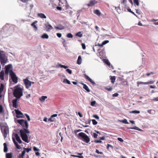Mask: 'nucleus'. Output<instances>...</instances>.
<instances>
[{
  "mask_svg": "<svg viewBox=\"0 0 158 158\" xmlns=\"http://www.w3.org/2000/svg\"><path fill=\"white\" fill-rule=\"evenodd\" d=\"M12 140L13 141L15 145L16 148L19 149H21V147L18 144V143L17 142L15 141V138L13 137H12Z\"/></svg>",
  "mask_w": 158,
  "mask_h": 158,
  "instance_id": "obj_16",
  "label": "nucleus"
},
{
  "mask_svg": "<svg viewBox=\"0 0 158 158\" xmlns=\"http://www.w3.org/2000/svg\"><path fill=\"white\" fill-rule=\"evenodd\" d=\"M28 79V78L27 77L26 79H23L24 83L27 89L29 88L31 86L30 81H29Z\"/></svg>",
  "mask_w": 158,
  "mask_h": 158,
  "instance_id": "obj_10",
  "label": "nucleus"
},
{
  "mask_svg": "<svg viewBox=\"0 0 158 158\" xmlns=\"http://www.w3.org/2000/svg\"><path fill=\"white\" fill-rule=\"evenodd\" d=\"M25 115L26 116V117L27 118V120L28 121H30V118L29 116L27 114H25Z\"/></svg>",
  "mask_w": 158,
  "mask_h": 158,
  "instance_id": "obj_57",
  "label": "nucleus"
},
{
  "mask_svg": "<svg viewBox=\"0 0 158 158\" xmlns=\"http://www.w3.org/2000/svg\"><path fill=\"white\" fill-rule=\"evenodd\" d=\"M23 149H24V150L25 151V152H27V153H28L31 150V148H23Z\"/></svg>",
  "mask_w": 158,
  "mask_h": 158,
  "instance_id": "obj_30",
  "label": "nucleus"
},
{
  "mask_svg": "<svg viewBox=\"0 0 158 158\" xmlns=\"http://www.w3.org/2000/svg\"><path fill=\"white\" fill-rule=\"evenodd\" d=\"M85 77V78L89 81L91 79L86 74L84 75Z\"/></svg>",
  "mask_w": 158,
  "mask_h": 158,
  "instance_id": "obj_43",
  "label": "nucleus"
},
{
  "mask_svg": "<svg viewBox=\"0 0 158 158\" xmlns=\"http://www.w3.org/2000/svg\"><path fill=\"white\" fill-rule=\"evenodd\" d=\"M25 151L23 150L21 154H19V155L23 157L25 155Z\"/></svg>",
  "mask_w": 158,
  "mask_h": 158,
  "instance_id": "obj_48",
  "label": "nucleus"
},
{
  "mask_svg": "<svg viewBox=\"0 0 158 158\" xmlns=\"http://www.w3.org/2000/svg\"><path fill=\"white\" fill-rule=\"evenodd\" d=\"M56 35L58 37L60 38V37H61L62 35L61 33H57L56 34Z\"/></svg>",
  "mask_w": 158,
  "mask_h": 158,
  "instance_id": "obj_64",
  "label": "nucleus"
},
{
  "mask_svg": "<svg viewBox=\"0 0 158 158\" xmlns=\"http://www.w3.org/2000/svg\"><path fill=\"white\" fill-rule=\"evenodd\" d=\"M93 117L97 119H99V117L97 114L94 115Z\"/></svg>",
  "mask_w": 158,
  "mask_h": 158,
  "instance_id": "obj_49",
  "label": "nucleus"
},
{
  "mask_svg": "<svg viewBox=\"0 0 158 158\" xmlns=\"http://www.w3.org/2000/svg\"><path fill=\"white\" fill-rule=\"evenodd\" d=\"M33 149L34 151H40L39 149L35 146L33 147Z\"/></svg>",
  "mask_w": 158,
  "mask_h": 158,
  "instance_id": "obj_52",
  "label": "nucleus"
},
{
  "mask_svg": "<svg viewBox=\"0 0 158 158\" xmlns=\"http://www.w3.org/2000/svg\"><path fill=\"white\" fill-rule=\"evenodd\" d=\"M94 13L98 16H100L101 15V13L99 10L96 9L94 10Z\"/></svg>",
  "mask_w": 158,
  "mask_h": 158,
  "instance_id": "obj_24",
  "label": "nucleus"
},
{
  "mask_svg": "<svg viewBox=\"0 0 158 158\" xmlns=\"http://www.w3.org/2000/svg\"><path fill=\"white\" fill-rule=\"evenodd\" d=\"M1 129L4 139L7 136V135L9 133V128L7 126H1Z\"/></svg>",
  "mask_w": 158,
  "mask_h": 158,
  "instance_id": "obj_4",
  "label": "nucleus"
},
{
  "mask_svg": "<svg viewBox=\"0 0 158 158\" xmlns=\"http://www.w3.org/2000/svg\"><path fill=\"white\" fill-rule=\"evenodd\" d=\"M119 121L120 122L123 123L125 124H128L129 123L127 121V120L126 119H124L123 120H119Z\"/></svg>",
  "mask_w": 158,
  "mask_h": 158,
  "instance_id": "obj_32",
  "label": "nucleus"
},
{
  "mask_svg": "<svg viewBox=\"0 0 158 158\" xmlns=\"http://www.w3.org/2000/svg\"><path fill=\"white\" fill-rule=\"evenodd\" d=\"M81 131V129H78V130H75L74 131V133L76 135V133L78 132H80V131Z\"/></svg>",
  "mask_w": 158,
  "mask_h": 158,
  "instance_id": "obj_54",
  "label": "nucleus"
},
{
  "mask_svg": "<svg viewBox=\"0 0 158 158\" xmlns=\"http://www.w3.org/2000/svg\"><path fill=\"white\" fill-rule=\"evenodd\" d=\"M82 48L83 49H85L86 48V46L85 44L84 43L81 44Z\"/></svg>",
  "mask_w": 158,
  "mask_h": 158,
  "instance_id": "obj_55",
  "label": "nucleus"
},
{
  "mask_svg": "<svg viewBox=\"0 0 158 158\" xmlns=\"http://www.w3.org/2000/svg\"><path fill=\"white\" fill-rule=\"evenodd\" d=\"M97 1L96 0L91 1L89 4H85V6H86L89 7L92 6L97 3Z\"/></svg>",
  "mask_w": 158,
  "mask_h": 158,
  "instance_id": "obj_12",
  "label": "nucleus"
},
{
  "mask_svg": "<svg viewBox=\"0 0 158 158\" xmlns=\"http://www.w3.org/2000/svg\"><path fill=\"white\" fill-rule=\"evenodd\" d=\"M96 103V102L95 101H92L91 102L90 105L92 106H94L95 105Z\"/></svg>",
  "mask_w": 158,
  "mask_h": 158,
  "instance_id": "obj_51",
  "label": "nucleus"
},
{
  "mask_svg": "<svg viewBox=\"0 0 158 158\" xmlns=\"http://www.w3.org/2000/svg\"><path fill=\"white\" fill-rule=\"evenodd\" d=\"M13 136H14L15 138L16 139V140L19 143H21L22 142L21 139H20V137L19 135L17 133H13ZM13 137V136H12Z\"/></svg>",
  "mask_w": 158,
  "mask_h": 158,
  "instance_id": "obj_11",
  "label": "nucleus"
},
{
  "mask_svg": "<svg viewBox=\"0 0 158 158\" xmlns=\"http://www.w3.org/2000/svg\"><path fill=\"white\" fill-rule=\"evenodd\" d=\"M130 113L133 114H139L140 113V111L139 110H134L131 112Z\"/></svg>",
  "mask_w": 158,
  "mask_h": 158,
  "instance_id": "obj_41",
  "label": "nucleus"
},
{
  "mask_svg": "<svg viewBox=\"0 0 158 158\" xmlns=\"http://www.w3.org/2000/svg\"><path fill=\"white\" fill-rule=\"evenodd\" d=\"M134 3L137 6H139V0H133Z\"/></svg>",
  "mask_w": 158,
  "mask_h": 158,
  "instance_id": "obj_39",
  "label": "nucleus"
},
{
  "mask_svg": "<svg viewBox=\"0 0 158 158\" xmlns=\"http://www.w3.org/2000/svg\"><path fill=\"white\" fill-rule=\"evenodd\" d=\"M3 112V108L2 106L0 105V113H2Z\"/></svg>",
  "mask_w": 158,
  "mask_h": 158,
  "instance_id": "obj_50",
  "label": "nucleus"
},
{
  "mask_svg": "<svg viewBox=\"0 0 158 158\" xmlns=\"http://www.w3.org/2000/svg\"><path fill=\"white\" fill-rule=\"evenodd\" d=\"M104 62L110 67V64L109 60L107 59L104 60Z\"/></svg>",
  "mask_w": 158,
  "mask_h": 158,
  "instance_id": "obj_33",
  "label": "nucleus"
},
{
  "mask_svg": "<svg viewBox=\"0 0 158 158\" xmlns=\"http://www.w3.org/2000/svg\"><path fill=\"white\" fill-rule=\"evenodd\" d=\"M64 83H66L68 84H70L71 83L70 81L67 79H64L63 80Z\"/></svg>",
  "mask_w": 158,
  "mask_h": 158,
  "instance_id": "obj_36",
  "label": "nucleus"
},
{
  "mask_svg": "<svg viewBox=\"0 0 158 158\" xmlns=\"http://www.w3.org/2000/svg\"><path fill=\"white\" fill-rule=\"evenodd\" d=\"M47 98V96H42L41 97V98H40V100L41 101L43 102V101H44L45 100V99Z\"/></svg>",
  "mask_w": 158,
  "mask_h": 158,
  "instance_id": "obj_34",
  "label": "nucleus"
},
{
  "mask_svg": "<svg viewBox=\"0 0 158 158\" xmlns=\"http://www.w3.org/2000/svg\"><path fill=\"white\" fill-rule=\"evenodd\" d=\"M117 139L118 141H120L121 142H123L124 141L123 140L122 138H119V137Z\"/></svg>",
  "mask_w": 158,
  "mask_h": 158,
  "instance_id": "obj_61",
  "label": "nucleus"
},
{
  "mask_svg": "<svg viewBox=\"0 0 158 158\" xmlns=\"http://www.w3.org/2000/svg\"><path fill=\"white\" fill-rule=\"evenodd\" d=\"M109 42V40H106L104 41L102 43L103 44V45H105V44H106L107 43H108Z\"/></svg>",
  "mask_w": 158,
  "mask_h": 158,
  "instance_id": "obj_56",
  "label": "nucleus"
},
{
  "mask_svg": "<svg viewBox=\"0 0 158 158\" xmlns=\"http://www.w3.org/2000/svg\"><path fill=\"white\" fill-rule=\"evenodd\" d=\"M55 28L59 30H62L64 29V27L62 25H60L58 27H55Z\"/></svg>",
  "mask_w": 158,
  "mask_h": 158,
  "instance_id": "obj_31",
  "label": "nucleus"
},
{
  "mask_svg": "<svg viewBox=\"0 0 158 158\" xmlns=\"http://www.w3.org/2000/svg\"><path fill=\"white\" fill-rule=\"evenodd\" d=\"M105 89L109 91H111L112 90L113 88L112 87H110L109 88H105Z\"/></svg>",
  "mask_w": 158,
  "mask_h": 158,
  "instance_id": "obj_62",
  "label": "nucleus"
},
{
  "mask_svg": "<svg viewBox=\"0 0 158 158\" xmlns=\"http://www.w3.org/2000/svg\"><path fill=\"white\" fill-rule=\"evenodd\" d=\"M45 26H46V28L47 29L46 30L47 31H49L50 30H52L53 28L52 26L50 24H49L48 25L45 24Z\"/></svg>",
  "mask_w": 158,
  "mask_h": 158,
  "instance_id": "obj_18",
  "label": "nucleus"
},
{
  "mask_svg": "<svg viewBox=\"0 0 158 158\" xmlns=\"http://www.w3.org/2000/svg\"><path fill=\"white\" fill-rule=\"evenodd\" d=\"M75 35L76 36H78V37H80L82 36V35H83L82 34H81V32H80V31L76 33V34Z\"/></svg>",
  "mask_w": 158,
  "mask_h": 158,
  "instance_id": "obj_35",
  "label": "nucleus"
},
{
  "mask_svg": "<svg viewBox=\"0 0 158 158\" xmlns=\"http://www.w3.org/2000/svg\"><path fill=\"white\" fill-rule=\"evenodd\" d=\"M66 71L68 72L69 74H71L72 73V71L70 69H67L66 70Z\"/></svg>",
  "mask_w": 158,
  "mask_h": 158,
  "instance_id": "obj_42",
  "label": "nucleus"
},
{
  "mask_svg": "<svg viewBox=\"0 0 158 158\" xmlns=\"http://www.w3.org/2000/svg\"><path fill=\"white\" fill-rule=\"evenodd\" d=\"M5 70V75L7 77L8 76L9 73L10 74V71H13L12 69V65L11 64H9L8 65L6 66Z\"/></svg>",
  "mask_w": 158,
  "mask_h": 158,
  "instance_id": "obj_6",
  "label": "nucleus"
},
{
  "mask_svg": "<svg viewBox=\"0 0 158 158\" xmlns=\"http://www.w3.org/2000/svg\"><path fill=\"white\" fill-rule=\"evenodd\" d=\"M154 82V81H151L149 82H144V84L145 85H148V84H153Z\"/></svg>",
  "mask_w": 158,
  "mask_h": 158,
  "instance_id": "obj_37",
  "label": "nucleus"
},
{
  "mask_svg": "<svg viewBox=\"0 0 158 158\" xmlns=\"http://www.w3.org/2000/svg\"><path fill=\"white\" fill-rule=\"evenodd\" d=\"M109 147H111L112 148H113V147L110 144H108L107 146V149H108Z\"/></svg>",
  "mask_w": 158,
  "mask_h": 158,
  "instance_id": "obj_58",
  "label": "nucleus"
},
{
  "mask_svg": "<svg viewBox=\"0 0 158 158\" xmlns=\"http://www.w3.org/2000/svg\"><path fill=\"white\" fill-rule=\"evenodd\" d=\"M15 111L16 114V117L18 118H24V116L23 115V114L20 110L15 109Z\"/></svg>",
  "mask_w": 158,
  "mask_h": 158,
  "instance_id": "obj_9",
  "label": "nucleus"
},
{
  "mask_svg": "<svg viewBox=\"0 0 158 158\" xmlns=\"http://www.w3.org/2000/svg\"><path fill=\"white\" fill-rule=\"evenodd\" d=\"M58 67H60V68H64V69H66L67 68H68L67 66L62 65L60 64H58Z\"/></svg>",
  "mask_w": 158,
  "mask_h": 158,
  "instance_id": "obj_28",
  "label": "nucleus"
},
{
  "mask_svg": "<svg viewBox=\"0 0 158 158\" xmlns=\"http://www.w3.org/2000/svg\"><path fill=\"white\" fill-rule=\"evenodd\" d=\"M95 152L96 153L98 154H103V153L102 152H99V151L98 149H96Z\"/></svg>",
  "mask_w": 158,
  "mask_h": 158,
  "instance_id": "obj_53",
  "label": "nucleus"
},
{
  "mask_svg": "<svg viewBox=\"0 0 158 158\" xmlns=\"http://www.w3.org/2000/svg\"><path fill=\"white\" fill-rule=\"evenodd\" d=\"M115 9L116 10L117 12L118 13H120L121 12V10L120 9L119 6L118 7H115Z\"/></svg>",
  "mask_w": 158,
  "mask_h": 158,
  "instance_id": "obj_46",
  "label": "nucleus"
},
{
  "mask_svg": "<svg viewBox=\"0 0 158 158\" xmlns=\"http://www.w3.org/2000/svg\"><path fill=\"white\" fill-rule=\"evenodd\" d=\"M66 36L68 38H72L73 37V35L71 33L67 34Z\"/></svg>",
  "mask_w": 158,
  "mask_h": 158,
  "instance_id": "obj_40",
  "label": "nucleus"
},
{
  "mask_svg": "<svg viewBox=\"0 0 158 158\" xmlns=\"http://www.w3.org/2000/svg\"><path fill=\"white\" fill-rule=\"evenodd\" d=\"M12 140L13 141L15 145L16 148L19 149H21V147L18 144V143L17 142L15 141V138L13 137H12Z\"/></svg>",
  "mask_w": 158,
  "mask_h": 158,
  "instance_id": "obj_14",
  "label": "nucleus"
},
{
  "mask_svg": "<svg viewBox=\"0 0 158 158\" xmlns=\"http://www.w3.org/2000/svg\"><path fill=\"white\" fill-rule=\"evenodd\" d=\"M91 121V119H89L88 120L86 121L85 122V123L86 124H90Z\"/></svg>",
  "mask_w": 158,
  "mask_h": 158,
  "instance_id": "obj_60",
  "label": "nucleus"
},
{
  "mask_svg": "<svg viewBox=\"0 0 158 158\" xmlns=\"http://www.w3.org/2000/svg\"><path fill=\"white\" fill-rule=\"evenodd\" d=\"M20 136L22 140L24 142L28 143L30 142V140H28V136L26 134H20Z\"/></svg>",
  "mask_w": 158,
  "mask_h": 158,
  "instance_id": "obj_8",
  "label": "nucleus"
},
{
  "mask_svg": "<svg viewBox=\"0 0 158 158\" xmlns=\"http://www.w3.org/2000/svg\"><path fill=\"white\" fill-rule=\"evenodd\" d=\"M148 112L150 114H153L155 113V111L154 110H148Z\"/></svg>",
  "mask_w": 158,
  "mask_h": 158,
  "instance_id": "obj_38",
  "label": "nucleus"
},
{
  "mask_svg": "<svg viewBox=\"0 0 158 158\" xmlns=\"http://www.w3.org/2000/svg\"><path fill=\"white\" fill-rule=\"evenodd\" d=\"M17 122L22 126L23 129L25 128H28V124L26 120H24L23 119H18L17 120Z\"/></svg>",
  "mask_w": 158,
  "mask_h": 158,
  "instance_id": "obj_5",
  "label": "nucleus"
},
{
  "mask_svg": "<svg viewBox=\"0 0 158 158\" xmlns=\"http://www.w3.org/2000/svg\"><path fill=\"white\" fill-rule=\"evenodd\" d=\"M119 95L117 93H114L112 95V96L114 97H117Z\"/></svg>",
  "mask_w": 158,
  "mask_h": 158,
  "instance_id": "obj_63",
  "label": "nucleus"
},
{
  "mask_svg": "<svg viewBox=\"0 0 158 158\" xmlns=\"http://www.w3.org/2000/svg\"><path fill=\"white\" fill-rule=\"evenodd\" d=\"M10 76L13 82L15 84L18 82V77L15 73L13 71H10Z\"/></svg>",
  "mask_w": 158,
  "mask_h": 158,
  "instance_id": "obj_7",
  "label": "nucleus"
},
{
  "mask_svg": "<svg viewBox=\"0 0 158 158\" xmlns=\"http://www.w3.org/2000/svg\"><path fill=\"white\" fill-rule=\"evenodd\" d=\"M91 121H92L93 124L94 125H96L97 124L98 122L95 119H91Z\"/></svg>",
  "mask_w": 158,
  "mask_h": 158,
  "instance_id": "obj_45",
  "label": "nucleus"
},
{
  "mask_svg": "<svg viewBox=\"0 0 158 158\" xmlns=\"http://www.w3.org/2000/svg\"><path fill=\"white\" fill-rule=\"evenodd\" d=\"M37 22V21H35L32 23L31 24V25L33 27L35 28V31H37V27L35 25V24Z\"/></svg>",
  "mask_w": 158,
  "mask_h": 158,
  "instance_id": "obj_22",
  "label": "nucleus"
},
{
  "mask_svg": "<svg viewBox=\"0 0 158 158\" xmlns=\"http://www.w3.org/2000/svg\"><path fill=\"white\" fill-rule=\"evenodd\" d=\"M12 140L13 141L15 145L16 148L19 149H21V147L18 144V143L17 142L15 141V138L13 137H12Z\"/></svg>",
  "mask_w": 158,
  "mask_h": 158,
  "instance_id": "obj_15",
  "label": "nucleus"
},
{
  "mask_svg": "<svg viewBox=\"0 0 158 158\" xmlns=\"http://www.w3.org/2000/svg\"><path fill=\"white\" fill-rule=\"evenodd\" d=\"M12 153L11 152L6 154V158H12Z\"/></svg>",
  "mask_w": 158,
  "mask_h": 158,
  "instance_id": "obj_25",
  "label": "nucleus"
},
{
  "mask_svg": "<svg viewBox=\"0 0 158 158\" xmlns=\"http://www.w3.org/2000/svg\"><path fill=\"white\" fill-rule=\"evenodd\" d=\"M127 1L126 0H123V3L125 7L127 6Z\"/></svg>",
  "mask_w": 158,
  "mask_h": 158,
  "instance_id": "obj_47",
  "label": "nucleus"
},
{
  "mask_svg": "<svg viewBox=\"0 0 158 158\" xmlns=\"http://www.w3.org/2000/svg\"><path fill=\"white\" fill-rule=\"evenodd\" d=\"M38 16L40 17L42 19H46V16L45 15L42 13H40L38 14Z\"/></svg>",
  "mask_w": 158,
  "mask_h": 158,
  "instance_id": "obj_20",
  "label": "nucleus"
},
{
  "mask_svg": "<svg viewBox=\"0 0 158 158\" xmlns=\"http://www.w3.org/2000/svg\"><path fill=\"white\" fill-rule=\"evenodd\" d=\"M4 71L3 70H2L0 73V78L2 80H4Z\"/></svg>",
  "mask_w": 158,
  "mask_h": 158,
  "instance_id": "obj_19",
  "label": "nucleus"
},
{
  "mask_svg": "<svg viewBox=\"0 0 158 158\" xmlns=\"http://www.w3.org/2000/svg\"><path fill=\"white\" fill-rule=\"evenodd\" d=\"M28 128H24L23 129H21L20 130V134H26L28 133L29 134L30 133V132L27 129Z\"/></svg>",
  "mask_w": 158,
  "mask_h": 158,
  "instance_id": "obj_13",
  "label": "nucleus"
},
{
  "mask_svg": "<svg viewBox=\"0 0 158 158\" xmlns=\"http://www.w3.org/2000/svg\"><path fill=\"white\" fill-rule=\"evenodd\" d=\"M20 85H18L15 87V89L13 91V95L16 98L15 99L12 100V104L13 106L17 108L18 107L17 105V101L18 99L20 98L23 96V89L20 87Z\"/></svg>",
  "mask_w": 158,
  "mask_h": 158,
  "instance_id": "obj_1",
  "label": "nucleus"
},
{
  "mask_svg": "<svg viewBox=\"0 0 158 158\" xmlns=\"http://www.w3.org/2000/svg\"><path fill=\"white\" fill-rule=\"evenodd\" d=\"M48 121L51 122H53L54 121V119L51 116V117L48 119Z\"/></svg>",
  "mask_w": 158,
  "mask_h": 158,
  "instance_id": "obj_44",
  "label": "nucleus"
},
{
  "mask_svg": "<svg viewBox=\"0 0 158 158\" xmlns=\"http://www.w3.org/2000/svg\"><path fill=\"white\" fill-rule=\"evenodd\" d=\"M78 135L81 137L82 140L86 143H88L90 141V138L84 133L80 132L78 134Z\"/></svg>",
  "mask_w": 158,
  "mask_h": 158,
  "instance_id": "obj_3",
  "label": "nucleus"
},
{
  "mask_svg": "<svg viewBox=\"0 0 158 158\" xmlns=\"http://www.w3.org/2000/svg\"><path fill=\"white\" fill-rule=\"evenodd\" d=\"M110 79L111 80V82L114 83L115 81V76H110Z\"/></svg>",
  "mask_w": 158,
  "mask_h": 158,
  "instance_id": "obj_27",
  "label": "nucleus"
},
{
  "mask_svg": "<svg viewBox=\"0 0 158 158\" xmlns=\"http://www.w3.org/2000/svg\"><path fill=\"white\" fill-rule=\"evenodd\" d=\"M4 145V152H6L8 151V148L7 147L6 144V143H4L3 144Z\"/></svg>",
  "mask_w": 158,
  "mask_h": 158,
  "instance_id": "obj_26",
  "label": "nucleus"
},
{
  "mask_svg": "<svg viewBox=\"0 0 158 158\" xmlns=\"http://www.w3.org/2000/svg\"><path fill=\"white\" fill-rule=\"evenodd\" d=\"M48 35L46 33H44L41 36V38L43 39H48Z\"/></svg>",
  "mask_w": 158,
  "mask_h": 158,
  "instance_id": "obj_23",
  "label": "nucleus"
},
{
  "mask_svg": "<svg viewBox=\"0 0 158 158\" xmlns=\"http://www.w3.org/2000/svg\"><path fill=\"white\" fill-rule=\"evenodd\" d=\"M127 129H134V130H138L139 131H143L142 130L140 129L138 127H137L136 126H135L133 127H127Z\"/></svg>",
  "mask_w": 158,
  "mask_h": 158,
  "instance_id": "obj_17",
  "label": "nucleus"
},
{
  "mask_svg": "<svg viewBox=\"0 0 158 158\" xmlns=\"http://www.w3.org/2000/svg\"><path fill=\"white\" fill-rule=\"evenodd\" d=\"M7 57L5 54V52L0 50V61L2 65L3 66L8 61Z\"/></svg>",
  "mask_w": 158,
  "mask_h": 158,
  "instance_id": "obj_2",
  "label": "nucleus"
},
{
  "mask_svg": "<svg viewBox=\"0 0 158 158\" xmlns=\"http://www.w3.org/2000/svg\"><path fill=\"white\" fill-rule=\"evenodd\" d=\"M81 62L82 59L81 56H79L77 60V63L78 64H81Z\"/></svg>",
  "mask_w": 158,
  "mask_h": 158,
  "instance_id": "obj_21",
  "label": "nucleus"
},
{
  "mask_svg": "<svg viewBox=\"0 0 158 158\" xmlns=\"http://www.w3.org/2000/svg\"><path fill=\"white\" fill-rule=\"evenodd\" d=\"M94 142L95 143H101L102 142V141H101L100 140H94Z\"/></svg>",
  "mask_w": 158,
  "mask_h": 158,
  "instance_id": "obj_59",
  "label": "nucleus"
},
{
  "mask_svg": "<svg viewBox=\"0 0 158 158\" xmlns=\"http://www.w3.org/2000/svg\"><path fill=\"white\" fill-rule=\"evenodd\" d=\"M83 88L88 92H89L90 91V90L86 85L83 86Z\"/></svg>",
  "mask_w": 158,
  "mask_h": 158,
  "instance_id": "obj_29",
  "label": "nucleus"
}]
</instances>
